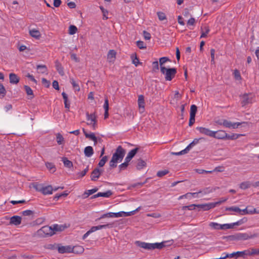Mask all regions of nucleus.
<instances>
[{
  "label": "nucleus",
  "instance_id": "obj_53",
  "mask_svg": "<svg viewBox=\"0 0 259 259\" xmlns=\"http://www.w3.org/2000/svg\"><path fill=\"white\" fill-rule=\"evenodd\" d=\"M214 55H215V50L213 49H211L210 50V56H211V63L212 64H214L215 63Z\"/></svg>",
  "mask_w": 259,
  "mask_h": 259
},
{
  "label": "nucleus",
  "instance_id": "obj_22",
  "mask_svg": "<svg viewBox=\"0 0 259 259\" xmlns=\"http://www.w3.org/2000/svg\"><path fill=\"white\" fill-rule=\"evenodd\" d=\"M29 34L32 37L36 39H39L41 36L40 32L36 29H32L30 30Z\"/></svg>",
  "mask_w": 259,
  "mask_h": 259
},
{
  "label": "nucleus",
  "instance_id": "obj_2",
  "mask_svg": "<svg viewBox=\"0 0 259 259\" xmlns=\"http://www.w3.org/2000/svg\"><path fill=\"white\" fill-rule=\"evenodd\" d=\"M165 242H162L160 243H146L144 242H141L139 241H137L136 242V244L142 248L147 249V250H153L154 249H161L165 245Z\"/></svg>",
  "mask_w": 259,
  "mask_h": 259
},
{
  "label": "nucleus",
  "instance_id": "obj_11",
  "mask_svg": "<svg viewBox=\"0 0 259 259\" xmlns=\"http://www.w3.org/2000/svg\"><path fill=\"white\" fill-rule=\"evenodd\" d=\"M87 119L88 124L91 125L93 128L95 129L96 123L95 115L94 114H89V113H87Z\"/></svg>",
  "mask_w": 259,
  "mask_h": 259
},
{
  "label": "nucleus",
  "instance_id": "obj_46",
  "mask_svg": "<svg viewBox=\"0 0 259 259\" xmlns=\"http://www.w3.org/2000/svg\"><path fill=\"white\" fill-rule=\"evenodd\" d=\"M169 61L168 58L166 57H161L159 59V64L160 66V68L161 67H164L163 65L167 61Z\"/></svg>",
  "mask_w": 259,
  "mask_h": 259
},
{
  "label": "nucleus",
  "instance_id": "obj_14",
  "mask_svg": "<svg viewBox=\"0 0 259 259\" xmlns=\"http://www.w3.org/2000/svg\"><path fill=\"white\" fill-rule=\"evenodd\" d=\"M138 102L139 108V111L141 113H143L145 110L144 97L143 95L139 96Z\"/></svg>",
  "mask_w": 259,
  "mask_h": 259
},
{
  "label": "nucleus",
  "instance_id": "obj_13",
  "mask_svg": "<svg viewBox=\"0 0 259 259\" xmlns=\"http://www.w3.org/2000/svg\"><path fill=\"white\" fill-rule=\"evenodd\" d=\"M116 52L114 50H109L107 56L108 62L113 63L116 59Z\"/></svg>",
  "mask_w": 259,
  "mask_h": 259
},
{
  "label": "nucleus",
  "instance_id": "obj_61",
  "mask_svg": "<svg viewBox=\"0 0 259 259\" xmlns=\"http://www.w3.org/2000/svg\"><path fill=\"white\" fill-rule=\"evenodd\" d=\"M104 109L105 111H107L109 110V103H108V100L107 98L105 99L104 104L103 105Z\"/></svg>",
  "mask_w": 259,
  "mask_h": 259
},
{
  "label": "nucleus",
  "instance_id": "obj_17",
  "mask_svg": "<svg viewBox=\"0 0 259 259\" xmlns=\"http://www.w3.org/2000/svg\"><path fill=\"white\" fill-rule=\"evenodd\" d=\"M9 79H10V82L11 84H17L20 80L19 77L17 76V74L11 73L9 74Z\"/></svg>",
  "mask_w": 259,
  "mask_h": 259
},
{
  "label": "nucleus",
  "instance_id": "obj_31",
  "mask_svg": "<svg viewBox=\"0 0 259 259\" xmlns=\"http://www.w3.org/2000/svg\"><path fill=\"white\" fill-rule=\"evenodd\" d=\"M244 220V219H243L233 223L227 224V225L229 226V227H228V229L233 228L235 226H238L244 223L246 221V220L245 219V221Z\"/></svg>",
  "mask_w": 259,
  "mask_h": 259
},
{
  "label": "nucleus",
  "instance_id": "obj_30",
  "mask_svg": "<svg viewBox=\"0 0 259 259\" xmlns=\"http://www.w3.org/2000/svg\"><path fill=\"white\" fill-rule=\"evenodd\" d=\"M55 67H56V68L57 71L58 72V73L61 75H64L63 68L61 64L58 61L55 62Z\"/></svg>",
  "mask_w": 259,
  "mask_h": 259
},
{
  "label": "nucleus",
  "instance_id": "obj_64",
  "mask_svg": "<svg viewBox=\"0 0 259 259\" xmlns=\"http://www.w3.org/2000/svg\"><path fill=\"white\" fill-rule=\"evenodd\" d=\"M145 162L143 160H140L138 163L137 167L138 169H141L143 167L145 166Z\"/></svg>",
  "mask_w": 259,
  "mask_h": 259
},
{
  "label": "nucleus",
  "instance_id": "obj_49",
  "mask_svg": "<svg viewBox=\"0 0 259 259\" xmlns=\"http://www.w3.org/2000/svg\"><path fill=\"white\" fill-rule=\"evenodd\" d=\"M227 210L233 211L239 214L240 212V209L238 207H237V206H232V207L227 208Z\"/></svg>",
  "mask_w": 259,
  "mask_h": 259
},
{
  "label": "nucleus",
  "instance_id": "obj_42",
  "mask_svg": "<svg viewBox=\"0 0 259 259\" xmlns=\"http://www.w3.org/2000/svg\"><path fill=\"white\" fill-rule=\"evenodd\" d=\"M77 31V27L74 25H71L69 27V33L71 35L74 34Z\"/></svg>",
  "mask_w": 259,
  "mask_h": 259
},
{
  "label": "nucleus",
  "instance_id": "obj_3",
  "mask_svg": "<svg viewBox=\"0 0 259 259\" xmlns=\"http://www.w3.org/2000/svg\"><path fill=\"white\" fill-rule=\"evenodd\" d=\"M240 101L242 106L245 107L255 101V96L252 93L244 94L240 96Z\"/></svg>",
  "mask_w": 259,
  "mask_h": 259
},
{
  "label": "nucleus",
  "instance_id": "obj_39",
  "mask_svg": "<svg viewBox=\"0 0 259 259\" xmlns=\"http://www.w3.org/2000/svg\"><path fill=\"white\" fill-rule=\"evenodd\" d=\"M236 253H237L238 256L244 257L245 256H249V250L248 249L242 251H237Z\"/></svg>",
  "mask_w": 259,
  "mask_h": 259
},
{
  "label": "nucleus",
  "instance_id": "obj_25",
  "mask_svg": "<svg viewBox=\"0 0 259 259\" xmlns=\"http://www.w3.org/2000/svg\"><path fill=\"white\" fill-rule=\"evenodd\" d=\"M107 226H108V225H99L98 226H93L88 231L90 232V234H91L97 230L105 228Z\"/></svg>",
  "mask_w": 259,
  "mask_h": 259
},
{
  "label": "nucleus",
  "instance_id": "obj_19",
  "mask_svg": "<svg viewBox=\"0 0 259 259\" xmlns=\"http://www.w3.org/2000/svg\"><path fill=\"white\" fill-rule=\"evenodd\" d=\"M10 224L16 226L19 225L21 223V218L18 215H14L10 218Z\"/></svg>",
  "mask_w": 259,
  "mask_h": 259
},
{
  "label": "nucleus",
  "instance_id": "obj_41",
  "mask_svg": "<svg viewBox=\"0 0 259 259\" xmlns=\"http://www.w3.org/2000/svg\"><path fill=\"white\" fill-rule=\"evenodd\" d=\"M24 88L27 95L30 96V98H32L33 97V94L32 89L27 85H25Z\"/></svg>",
  "mask_w": 259,
  "mask_h": 259
},
{
  "label": "nucleus",
  "instance_id": "obj_28",
  "mask_svg": "<svg viewBox=\"0 0 259 259\" xmlns=\"http://www.w3.org/2000/svg\"><path fill=\"white\" fill-rule=\"evenodd\" d=\"M72 252L78 254L82 253L84 251V248L81 246L77 245L72 247Z\"/></svg>",
  "mask_w": 259,
  "mask_h": 259
},
{
  "label": "nucleus",
  "instance_id": "obj_21",
  "mask_svg": "<svg viewBox=\"0 0 259 259\" xmlns=\"http://www.w3.org/2000/svg\"><path fill=\"white\" fill-rule=\"evenodd\" d=\"M70 81L73 88L74 91L75 92H79L80 91L79 81L76 80L74 79H73V78H70Z\"/></svg>",
  "mask_w": 259,
  "mask_h": 259
},
{
  "label": "nucleus",
  "instance_id": "obj_16",
  "mask_svg": "<svg viewBox=\"0 0 259 259\" xmlns=\"http://www.w3.org/2000/svg\"><path fill=\"white\" fill-rule=\"evenodd\" d=\"M58 250L59 253H70L72 252V247L70 246H61L58 248Z\"/></svg>",
  "mask_w": 259,
  "mask_h": 259
},
{
  "label": "nucleus",
  "instance_id": "obj_57",
  "mask_svg": "<svg viewBox=\"0 0 259 259\" xmlns=\"http://www.w3.org/2000/svg\"><path fill=\"white\" fill-rule=\"evenodd\" d=\"M257 250H258V249H256L254 248H250L249 249V256L253 255H257Z\"/></svg>",
  "mask_w": 259,
  "mask_h": 259
},
{
  "label": "nucleus",
  "instance_id": "obj_56",
  "mask_svg": "<svg viewBox=\"0 0 259 259\" xmlns=\"http://www.w3.org/2000/svg\"><path fill=\"white\" fill-rule=\"evenodd\" d=\"M152 69L154 71H156L159 69V64L157 61H155L152 63Z\"/></svg>",
  "mask_w": 259,
  "mask_h": 259
},
{
  "label": "nucleus",
  "instance_id": "obj_50",
  "mask_svg": "<svg viewBox=\"0 0 259 259\" xmlns=\"http://www.w3.org/2000/svg\"><path fill=\"white\" fill-rule=\"evenodd\" d=\"M98 191V188H95L92 189L88 190L87 191L85 192L84 194L87 195V197L94 194L96 192Z\"/></svg>",
  "mask_w": 259,
  "mask_h": 259
},
{
  "label": "nucleus",
  "instance_id": "obj_9",
  "mask_svg": "<svg viewBox=\"0 0 259 259\" xmlns=\"http://www.w3.org/2000/svg\"><path fill=\"white\" fill-rule=\"evenodd\" d=\"M196 130L199 131V133L201 134L210 137H212V136H213L214 131H211L208 128L202 126H198L196 127Z\"/></svg>",
  "mask_w": 259,
  "mask_h": 259
},
{
  "label": "nucleus",
  "instance_id": "obj_33",
  "mask_svg": "<svg viewBox=\"0 0 259 259\" xmlns=\"http://www.w3.org/2000/svg\"><path fill=\"white\" fill-rule=\"evenodd\" d=\"M62 95L64 99L65 107L69 109L70 108V102L68 101L67 95L65 93L63 92Z\"/></svg>",
  "mask_w": 259,
  "mask_h": 259
},
{
  "label": "nucleus",
  "instance_id": "obj_36",
  "mask_svg": "<svg viewBox=\"0 0 259 259\" xmlns=\"http://www.w3.org/2000/svg\"><path fill=\"white\" fill-rule=\"evenodd\" d=\"M56 141L59 145H62L64 143V138L60 133H58L56 134Z\"/></svg>",
  "mask_w": 259,
  "mask_h": 259
},
{
  "label": "nucleus",
  "instance_id": "obj_40",
  "mask_svg": "<svg viewBox=\"0 0 259 259\" xmlns=\"http://www.w3.org/2000/svg\"><path fill=\"white\" fill-rule=\"evenodd\" d=\"M212 191L213 189L209 187L204 188L203 190L199 191L198 193H199L200 194H202L203 195H204L211 193L212 192Z\"/></svg>",
  "mask_w": 259,
  "mask_h": 259
},
{
  "label": "nucleus",
  "instance_id": "obj_60",
  "mask_svg": "<svg viewBox=\"0 0 259 259\" xmlns=\"http://www.w3.org/2000/svg\"><path fill=\"white\" fill-rule=\"evenodd\" d=\"M112 194V192L110 190L106 192H102V197H109Z\"/></svg>",
  "mask_w": 259,
  "mask_h": 259
},
{
  "label": "nucleus",
  "instance_id": "obj_27",
  "mask_svg": "<svg viewBox=\"0 0 259 259\" xmlns=\"http://www.w3.org/2000/svg\"><path fill=\"white\" fill-rule=\"evenodd\" d=\"M36 69L38 73L41 74L47 73L48 71L47 67L45 65H37L36 66Z\"/></svg>",
  "mask_w": 259,
  "mask_h": 259
},
{
  "label": "nucleus",
  "instance_id": "obj_58",
  "mask_svg": "<svg viewBox=\"0 0 259 259\" xmlns=\"http://www.w3.org/2000/svg\"><path fill=\"white\" fill-rule=\"evenodd\" d=\"M195 23V19L194 18L191 17L187 21V25L193 26Z\"/></svg>",
  "mask_w": 259,
  "mask_h": 259
},
{
  "label": "nucleus",
  "instance_id": "obj_1",
  "mask_svg": "<svg viewBox=\"0 0 259 259\" xmlns=\"http://www.w3.org/2000/svg\"><path fill=\"white\" fill-rule=\"evenodd\" d=\"M125 154V150L121 146H118L109 162L110 166L111 168L116 167L117 163L121 162Z\"/></svg>",
  "mask_w": 259,
  "mask_h": 259
},
{
  "label": "nucleus",
  "instance_id": "obj_20",
  "mask_svg": "<svg viewBox=\"0 0 259 259\" xmlns=\"http://www.w3.org/2000/svg\"><path fill=\"white\" fill-rule=\"evenodd\" d=\"M138 151V148H136L135 149H133L131 150L127 154L126 157H125V159H126V161H130L131 159L135 156V155L136 154Z\"/></svg>",
  "mask_w": 259,
  "mask_h": 259
},
{
  "label": "nucleus",
  "instance_id": "obj_8",
  "mask_svg": "<svg viewBox=\"0 0 259 259\" xmlns=\"http://www.w3.org/2000/svg\"><path fill=\"white\" fill-rule=\"evenodd\" d=\"M209 227L213 230H228L229 225L227 224H220L216 222H210L209 224Z\"/></svg>",
  "mask_w": 259,
  "mask_h": 259
},
{
  "label": "nucleus",
  "instance_id": "obj_10",
  "mask_svg": "<svg viewBox=\"0 0 259 259\" xmlns=\"http://www.w3.org/2000/svg\"><path fill=\"white\" fill-rule=\"evenodd\" d=\"M220 204V202H215L206 203L205 204H198L197 207L202 208H203L204 210H207L211 209L212 208H214L217 205H218Z\"/></svg>",
  "mask_w": 259,
  "mask_h": 259
},
{
  "label": "nucleus",
  "instance_id": "obj_7",
  "mask_svg": "<svg viewBox=\"0 0 259 259\" xmlns=\"http://www.w3.org/2000/svg\"><path fill=\"white\" fill-rule=\"evenodd\" d=\"M36 189L45 195H51L53 193V188L51 185L46 186H39L38 187L36 188Z\"/></svg>",
  "mask_w": 259,
  "mask_h": 259
},
{
  "label": "nucleus",
  "instance_id": "obj_47",
  "mask_svg": "<svg viewBox=\"0 0 259 259\" xmlns=\"http://www.w3.org/2000/svg\"><path fill=\"white\" fill-rule=\"evenodd\" d=\"M157 16H158V19H159V20L160 21H163V20H164L166 19V15L165 14L163 13V12H158L157 13Z\"/></svg>",
  "mask_w": 259,
  "mask_h": 259
},
{
  "label": "nucleus",
  "instance_id": "obj_38",
  "mask_svg": "<svg viewBox=\"0 0 259 259\" xmlns=\"http://www.w3.org/2000/svg\"><path fill=\"white\" fill-rule=\"evenodd\" d=\"M197 107L195 105H192L191 106L190 116L195 117Z\"/></svg>",
  "mask_w": 259,
  "mask_h": 259
},
{
  "label": "nucleus",
  "instance_id": "obj_6",
  "mask_svg": "<svg viewBox=\"0 0 259 259\" xmlns=\"http://www.w3.org/2000/svg\"><path fill=\"white\" fill-rule=\"evenodd\" d=\"M38 234L42 237L52 236L55 234L52 226H46L42 227L38 231Z\"/></svg>",
  "mask_w": 259,
  "mask_h": 259
},
{
  "label": "nucleus",
  "instance_id": "obj_48",
  "mask_svg": "<svg viewBox=\"0 0 259 259\" xmlns=\"http://www.w3.org/2000/svg\"><path fill=\"white\" fill-rule=\"evenodd\" d=\"M234 76L235 79L240 80L241 79V76L239 70L235 69L234 71Z\"/></svg>",
  "mask_w": 259,
  "mask_h": 259
},
{
  "label": "nucleus",
  "instance_id": "obj_37",
  "mask_svg": "<svg viewBox=\"0 0 259 259\" xmlns=\"http://www.w3.org/2000/svg\"><path fill=\"white\" fill-rule=\"evenodd\" d=\"M131 59L132 60L133 63L136 66H138V65L140 63L138 58L137 57L136 54H133L131 56Z\"/></svg>",
  "mask_w": 259,
  "mask_h": 259
},
{
  "label": "nucleus",
  "instance_id": "obj_4",
  "mask_svg": "<svg viewBox=\"0 0 259 259\" xmlns=\"http://www.w3.org/2000/svg\"><path fill=\"white\" fill-rule=\"evenodd\" d=\"M160 71L164 75L165 79L167 81L171 80L177 73V70L175 68H166L165 67H161Z\"/></svg>",
  "mask_w": 259,
  "mask_h": 259
},
{
  "label": "nucleus",
  "instance_id": "obj_34",
  "mask_svg": "<svg viewBox=\"0 0 259 259\" xmlns=\"http://www.w3.org/2000/svg\"><path fill=\"white\" fill-rule=\"evenodd\" d=\"M251 183L248 181L243 182L240 184V188L245 190L250 187Z\"/></svg>",
  "mask_w": 259,
  "mask_h": 259
},
{
  "label": "nucleus",
  "instance_id": "obj_51",
  "mask_svg": "<svg viewBox=\"0 0 259 259\" xmlns=\"http://www.w3.org/2000/svg\"><path fill=\"white\" fill-rule=\"evenodd\" d=\"M68 195V193L66 191L64 192L63 193L60 194H57L55 195L54 199L56 200H58L59 198L61 197H66Z\"/></svg>",
  "mask_w": 259,
  "mask_h": 259
},
{
  "label": "nucleus",
  "instance_id": "obj_63",
  "mask_svg": "<svg viewBox=\"0 0 259 259\" xmlns=\"http://www.w3.org/2000/svg\"><path fill=\"white\" fill-rule=\"evenodd\" d=\"M143 35L146 40H149L151 38V34L146 31H144Z\"/></svg>",
  "mask_w": 259,
  "mask_h": 259
},
{
  "label": "nucleus",
  "instance_id": "obj_32",
  "mask_svg": "<svg viewBox=\"0 0 259 259\" xmlns=\"http://www.w3.org/2000/svg\"><path fill=\"white\" fill-rule=\"evenodd\" d=\"M52 229L53 230V232L56 233L57 231H62L64 230L65 227L63 225H59L58 224H55L52 226Z\"/></svg>",
  "mask_w": 259,
  "mask_h": 259
},
{
  "label": "nucleus",
  "instance_id": "obj_55",
  "mask_svg": "<svg viewBox=\"0 0 259 259\" xmlns=\"http://www.w3.org/2000/svg\"><path fill=\"white\" fill-rule=\"evenodd\" d=\"M6 90L4 86L0 83V95L2 96V97H4L6 95Z\"/></svg>",
  "mask_w": 259,
  "mask_h": 259
},
{
  "label": "nucleus",
  "instance_id": "obj_54",
  "mask_svg": "<svg viewBox=\"0 0 259 259\" xmlns=\"http://www.w3.org/2000/svg\"><path fill=\"white\" fill-rule=\"evenodd\" d=\"M168 171L167 170H160V171H158L157 173V176L159 177H162L164 176H165V175H166L167 174H168Z\"/></svg>",
  "mask_w": 259,
  "mask_h": 259
},
{
  "label": "nucleus",
  "instance_id": "obj_12",
  "mask_svg": "<svg viewBox=\"0 0 259 259\" xmlns=\"http://www.w3.org/2000/svg\"><path fill=\"white\" fill-rule=\"evenodd\" d=\"M213 136L212 137L218 139H224L227 137V133L225 131L223 130H219L214 131Z\"/></svg>",
  "mask_w": 259,
  "mask_h": 259
},
{
  "label": "nucleus",
  "instance_id": "obj_43",
  "mask_svg": "<svg viewBox=\"0 0 259 259\" xmlns=\"http://www.w3.org/2000/svg\"><path fill=\"white\" fill-rule=\"evenodd\" d=\"M46 166L48 169L50 170H52L53 172L56 170L54 164L51 162H47L46 163Z\"/></svg>",
  "mask_w": 259,
  "mask_h": 259
},
{
  "label": "nucleus",
  "instance_id": "obj_5",
  "mask_svg": "<svg viewBox=\"0 0 259 259\" xmlns=\"http://www.w3.org/2000/svg\"><path fill=\"white\" fill-rule=\"evenodd\" d=\"M218 123L219 125H223L225 127L234 129L238 128L239 125L243 123H245V122H232L226 119H222L218 121Z\"/></svg>",
  "mask_w": 259,
  "mask_h": 259
},
{
  "label": "nucleus",
  "instance_id": "obj_52",
  "mask_svg": "<svg viewBox=\"0 0 259 259\" xmlns=\"http://www.w3.org/2000/svg\"><path fill=\"white\" fill-rule=\"evenodd\" d=\"M239 137V135L233 134L232 135H229L227 134V137L226 139L230 140H235L237 139Z\"/></svg>",
  "mask_w": 259,
  "mask_h": 259
},
{
  "label": "nucleus",
  "instance_id": "obj_18",
  "mask_svg": "<svg viewBox=\"0 0 259 259\" xmlns=\"http://www.w3.org/2000/svg\"><path fill=\"white\" fill-rule=\"evenodd\" d=\"M101 172L99 168H95L92 172L91 178L92 181H96L100 176Z\"/></svg>",
  "mask_w": 259,
  "mask_h": 259
},
{
  "label": "nucleus",
  "instance_id": "obj_45",
  "mask_svg": "<svg viewBox=\"0 0 259 259\" xmlns=\"http://www.w3.org/2000/svg\"><path fill=\"white\" fill-rule=\"evenodd\" d=\"M107 159H108V157L107 156H103L99 162V164H98L99 166L100 167L103 166L105 165L106 161H107Z\"/></svg>",
  "mask_w": 259,
  "mask_h": 259
},
{
  "label": "nucleus",
  "instance_id": "obj_24",
  "mask_svg": "<svg viewBox=\"0 0 259 259\" xmlns=\"http://www.w3.org/2000/svg\"><path fill=\"white\" fill-rule=\"evenodd\" d=\"M255 236V235H249L247 233H240L238 235V238L242 240H247L253 238Z\"/></svg>",
  "mask_w": 259,
  "mask_h": 259
},
{
  "label": "nucleus",
  "instance_id": "obj_44",
  "mask_svg": "<svg viewBox=\"0 0 259 259\" xmlns=\"http://www.w3.org/2000/svg\"><path fill=\"white\" fill-rule=\"evenodd\" d=\"M129 161L124 160V162L119 165V168L120 170H124L126 168L128 165Z\"/></svg>",
  "mask_w": 259,
  "mask_h": 259
},
{
  "label": "nucleus",
  "instance_id": "obj_26",
  "mask_svg": "<svg viewBox=\"0 0 259 259\" xmlns=\"http://www.w3.org/2000/svg\"><path fill=\"white\" fill-rule=\"evenodd\" d=\"M62 161L63 162L64 166L67 168H72L73 167L72 162L68 160L66 157H63L62 158Z\"/></svg>",
  "mask_w": 259,
  "mask_h": 259
},
{
  "label": "nucleus",
  "instance_id": "obj_35",
  "mask_svg": "<svg viewBox=\"0 0 259 259\" xmlns=\"http://www.w3.org/2000/svg\"><path fill=\"white\" fill-rule=\"evenodd\" d=\"M83 132L86 138H88L90 139L93 140L95 143L97 142V139L94 133L88 134L84 132V130Z\"/></svg>",
  "mask_w": 259,
  "mask_h": 259
},
{
  "label": "nucleus",
  "instance_id": "obj_15",
  "mask_svg": "<svg viewBox=\"0 0 259 259\" xmlns=\"http://www.w3.org/2000/svg\"><path fill=\"white\" fill-rule=\"evenodd\" d=\"M123 213H124V211H119L118 212H108L107 213L104 214L102 216V218H119L123 217Z\"/></svg>",
  "mask_w": 259,
  "mask_h": 259
},
{
  "label": "nucleus",
  "instance_id": "obj_29",
  "mask_svg": "<svg viewBox=\"0 0 259 259\" xmlns=\"http://www.w3.org/2000/svg\"><path fill=\"white\" fill-rule=\"evenodd\" d=\"M201 34L200 37L203 38L207 36V34L209 33L210 29L208 26H205L201 28Z\"/></svg>",
  "mask_w": 259,
  "mask_h": 259
},
{
  "label": "nucleus",
  "instance_id": "obj_62",
  "mask_svg": "<svg viewBox=\"0 0 259 259\" xmlns=\"http://www.w3.org/2000/svg\"><path fill=\"white\" fill-rule=\"evenodd\" d=\"M181 98V95L179 94V91H176L175 93L174 99L176 100V101H178Z\"/></svg>",
  "mask_w": 259,
  "mask_h": 259
},
{
  "label": "nucleus",
  "instance_id": "obj_59",
  "mask_svg": "<svg viewBox=\"0 0 259 259\" xmlns=\"http://www.w3.org/2000/svg\"><path fill=\"white\" fill-rule=\"evenodd\" d=\"M137 46L140 49L146 48V46H145L144 42L142 41H140V40L137 41Z\"/></svg>",
  "mask_w": 259,
  "mask_h": 259
},
{
  "label": "nucleus",
  "instance_id": "obj_23",
  "mask_svg": "<svg viewBox=\"0 0 259 259\" xmlns=\"http://www.w3.org/2000/svg\"><path fill=\"white\" fill-rule=\"evenodd\" d=\"M84 153L87 157H90L94 153L93 148L91 146H87L84 148Z\"/></svg>",
  "mask_w": 259,
  "mask_h": 259
}]
</instances>
